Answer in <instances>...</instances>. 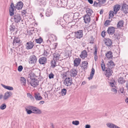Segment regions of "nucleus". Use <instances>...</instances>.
<instances>
[{
    "label": "nucleus",
    "instance_id": "c03bdc74",
    "mask_svg": "<svg viewBox=\"0 0 128 128\" xmlns=\"http://www.w3.org/2000/svg\"><path fill=\"white\" fill-rule=\"evenodd\" d=\"M98 2L100 4L99 6H100L103 4H104L106 2L105 0H98Z\"/></svg>",
    "mask_w": 128,
    "mask_h": 128
},
{
    "label": "nucleus",
    "instance_id": "8fccbe9b",
    "mask_svg": "<svg viewBox=\"0 0 128 128\" xmlns=\"http://www.w3.org/2000/svg\"><path fill=\"white\" fill-rule=\"evenodd\" d=\"M34 108V106H29L26 107L25 109L26 108V109H28L29 110H33Z\"/></svg>",
    "mask_w": 128,
    "mask_h": 128
},
{
    "label": "nucleus",
    "instance_id": "9b49d317",
    "mask_svg": "<svg viewBox=\"0 0 128 128\" xmlns=\"http://www.w3.org/2000/svg\"><path fill=\"white\" fill-rule=\"evenodd\" d=\"M20 40L18 37L15 36L14 39V41L13 43V45L19 46L20 45Z\"/></svg>",
    "mask_w": 128,
    "mask_h": 128
},
{
    "label": "nucleus",
    "instance_id": "72a5a7b5",
    "mask_svg": "<svg viewBox=\"0 0 128 128\" xmlns=\"http://www.w3.org/2000/svg\"><path fill=\"white\" fill-rule=\"evenodd\" d=\"M86 12L87 14L86 15H88L89 16H91L93 12L92 9L89 8H88L86 9Z\"/></svg>",
    "mask_w": 128,
    "mask_h": 128
},
{
    "label": "nucleus",
    "instance_id": "a19ab883",
    "mask_svg": "<svg viewBox=\"0 0 128 128\" xmlns=\"http://www.w3.org/2000/svg\"><path fill=\"white\" fill-rule=\"evenodd\" d=\"M66 90L65 88L62 90L61 93L62 96H64L66 95Z\"/></svg>",
    "mask_w": 128,
    "mask_h": 128
},
{
    "label": "nucleus",
    "instance_id": "bf43d9fd",
    "mask_svg": "<svg viewBox=\"0 0 128 128\" xmlns=\"http://www.w3.org/2000/svg\"><path fill=\"white\" fill-rule=\"evenodd\" d=\"M110 84L111 86L112 87H115L114 83V82H110Z\"/></svg>",
    "mask_w": 128,
    "mask_h": 128
},
{
    "label": "nucleus",
    "instance_id": "13d9d810",
    "mask_svg": "<svg viewBox=\"0 0 128 128\" xmlns=\"http://www.w3.org/2000/svg\"><path fill=\"white\" fill-rule=\"evenodd\" d=\"M111 22V20H107L105 22V25L106 26L109 23Z\"/></svg>",
    "mask_w": 128,
    "mask_h": 128
},
{
    "label": "nucleus",
    "instance_id": "4468645a",
    "mask_svg": "<svg viewBox=\"0 0 128 128\" xmlns=\"http://www.w3.org/2000/svg\"><path fill=\"white\" fill-rule=\"evenodd\" d=\"M88 64L87 62L84 61L82 62L80 66L83 70H85L87 68Z\"/></svg>",
    "mask_w": 128,
    "mask_h": 128
},
{
    "label": "nucleus",
    "instance_id": "0e129e2a",
    "mask_svg": "<svg viewBox=\"0 0 128 128\" xmlns=\"http://www.w3.org/2000/svg\"><path fill=\"white\" fill-rule=\"evenodd\" d=\"M97 49H96V48L94 52V55H97Z\"/></svg>",
    "mask_w": 128,
    "mask_h": 128
},
{
    "label": "nucleus",
    "instance_id": "393cba45",
    "mask_svg": "<svg viewBox=\"0 0 128 128\" xmlns=\"http://www.w3.org/2000/svg\"><path fill=\"white\" fill-rule=\"evenodd\" d=\"M32 111L33 112V113L36 114H40L42 113V111L41 110L37 108L34 107Z\"/></svg>",
    "mask_w": 128,
    "mask_h": 128
},
{
    "label": "nucleus",
    "instance_id": "4be33fe9",
    "mask_svg": "<svg viewBox=\"0 0 128 128\" xmlns=\"http://www.w3.org/2000/svg\"><path fill=\"white\" fill-rule=\"evenodd\" d=\"M120 7V6L118 4L114 6V10L115 14H117V12L119 10Z\"/></svg>",
    "mask_w": 128,
    "mask_h": 128
},
{
    "label": "nucleus",
    "instance_id": "37998d69",
    "mask_svg": "<svg viewBox=\"0 0 128 128\" xmlns=\"http://www.w3.org/2000/svg\"><path fill=\"white\" fill-rule=\"evenodd\" d=\"M114 12L112 11H110V12L109 15V18H112L114 16Z\"/></svg>",
    "mask_w": 128,
    "mask_h": 128
},
{
    "label": "nucleus",
    "instance_id": "69168bd1",
    "mask_svg": "<svg viewBox=\"0 0 128 128\" xmlns=\"http://www.w3.org/2000/svg\"><path fill=\"white\" fill-rule=\"evenodd\" d=\"M48 54L47 53V52L46 51H45L44 53V55L46 56H48Z\"/></svg>",
    "mask_w": 128,
    "mask_h": 128
},
{
    "label": "nucleus",
    "instance_id": "ddd939ff",
    "mask_svg": "<svg viewBox=\"0 0 128 128\" xmlns=\"http://www.w3.org/2000/svg\"><path fill=\"white\" fill-rule=\"evenodd\" d=\"M115 30L114 28L113 27H109L107 30L108 33L110 34H112L114 32Z\"/></svg>",
    "mask_w": 128,
    "mask_h": 128
},
{
    "label": "nucleus",
    "instance_id": "a211bd4d",
    "mask_svg": "<svg viewBox=\"0 0 128 128\" xmlns=\"http://www.w3.org/2000/svg\"><path fill=\"white\" fill-rule=\"evenodd\" d=\"M112 43V40L108 38H107L105 40V44L108 46H110Z\"/></svg>",
    "mask_w": 128,
    "mask_h": 128
},
{
    "label": "nucleus",
    "instance_id": "f3484780",
    "mask_svg": "<svg viewBox=\"0 0 128 128\" xmlns=\"http://www.w3.org/2000/svg\"><path fill=\"white\" fill-rule=\"evenodd\" d=\"M107 126L110 128H120L117 126L110 122H108L106 124Z\"/></svg>",
    "mask_w": 128,
    "mask_h": 128
},
{
    "label": "nucleus",
    "instance_id": "bb28decb",
    "mask_svg": "<svg viewBox=\"0 0 128 128\" xmlns=\"http://www.w3.org/2000/svg\"><path fill=\"white\" fill-rule=\"evenodd\" d=\"M20 80L22 86H25L26 83V79L24 77H21Z\"/></svg>",
    "mask_w": 128,
    "mask_h": 128
},
{
    "label": "nucleus",
    "instance_id": "7c9ffc66",
    "mask_svg": "<svg viewBox=\"0 0 128 128\" xmlns=\"http://www.w3.org/2000/svg\"><path fill=\"white\" fill-rule=\"evenodd\" d=\"M124 23L123 20H121L117 24L118 27L119 28H121L123 26Z\"/></svg>",
    "mask_w": 128,
    "mask_h": 128
},
{
    "label": "nucleus",
    "instance_id": "052dcab7",
    "mask_svg": "<svg viewBox=\"0 0 128 128\" xmlns=\"http://www.w3.org/2000/svg\"><path fill=\"white\" fill-rule=\"evenodd\" d=\"M106 32L104 31H103L101 33V35L103 37H104L105 36V34Z\"/></svg>",
    "mask_w": 128,
    "mask_h": 128
},
{
    "label": "nucleus",
    "instance_id": "5fc2aeb1",
    "mask_svg": "<svg viewBox=\"0 0 128 128\" xmlns=\"http://www.w3.org/2000/svg\"><path fill=\"white\" fill-rule=\"evenodd\" d=\"M22 69L23 67L22 66L20 65L18 66V70L19 72H20L22 71Z\"/></svg>",
    "mask_w": 128,
    "mask_h": 128
},
{
    "label": "nucleus",
    "instance_id": "412c9836",
    "mask_svg": "<svg viewBox=\"0 0 128 128\" xmlns=\"http://www.w3.org/2000/svg\"><path fill=\"white\" fill-rule=\"evenodd\" d=\"M47 59L44 57L40 58L39 60V63L42 64H44L46 62Z\"/></svg>",
    "mask_w": 128,
    "mask_h": 128
},
{
    "label": "nucleus",
    "instance_id": "e2e57ef3",
    "mask_svg": "<svg viewBox=\"0 0 128 128\" xmlns=\"http://www.w3.org/2000/svg\"><path fill=\"white\" fill-rule=\"evenodd\" d=\"M58 44L57 43H55L53 44L54 46V48H55L57 46Z\"/></svg>",
    "mask_w": 128,
    "mask_h": 128
},
{
    "label": "nucleus",
    "instance_id": "b1692460",
    "mask_svg": "<svg viewBox=\"0 0 128 128\" xmlns=\"http://www.w3.org/2000/svg\"><path fill=\"white\" fill-rule=\"evenodd\" d=\"M34 95L35 98L36 100H40L42 98L40 96V94L39 93H35Z\"/></svg>",
    "mask_w": 128,
    "mask_h": 128
},
{
    "label": "nucleus",
    "instance_id": "f257e3e1",
    "mask_svg": "<svg viewBox=\"0 0 128 128\" xmlns=\"http://www.w3.org/2000/svg\"><path fill=\"white\" fill-rule=\"evenodd\" d=\"M14 21L16 23H18L20 22V21H22L21 16L18 14H16L13 16Z\"/></svg>",
    "mask_w": 128,
    "mask_h": 128
},
{
    "label": "nucleus",
    "instance_id": "0eeeda50",
    "mask_svg": "<svg viewBox=\"0 0 128 128\" xmlns=\"http://www.w3.org/2000/svg\"><path fill=\"white\" fill-rule=\"evenodd\" d=\"M106 72L105 75L106 77L109 78L110 77L112 76L113 73L112 70L110 68H106Z\"/></svg>",
    "mask_w": 128,
    "mask_h": 128
},
{
    "label": "nucleus",
    "instance_id": "680f3d73",
    "mask_svg": "<svg viewBox=\"0 0 128 128\" xmlns=\"http://www.w3.org/2000/svg\"><path fill=\"white\" fill-rule=\"evenodd\" d=\"M13 50H12V48H10L9 51V53L10 54H12V53L13 52Z\"/></svg>",
    "mask_w": 128,
    "mask_h": 128
},
{
    "label": "nucleus",
    "instance_id": "49530a36",
    "mask_svg": "<svg viewBox=\"0 0 128 128\" xmlns=\"http://www.w3.org/2000/svg\"><path fill=\"white\" fill-rule=\"evenodd\" d=\"M6 107V105L5 104H3L1 105L0 106V108L1 110H3L5 109Z\"/></svg>",
    "mask_w": 128,
    "mask_h": 128
},
{
    "label": "nucleus",
    "instance_id": "de8ad7c7",
    "mask_svg": "<svg viewBox=\"0 0 128 128\" xmlns=\"http://www.w3.org/2000/svg\"><path fill=\"white\" fill-rule=\"evenodd\" d=\"M72 123L73 124L77 126L79 124V122L78 120L73 121L72 122Z\"/></svg>",
    "mask_w": 128,
    "mask_h": 128
},
{
    "label": "nucleus",
    "instance_id": "6e6552de",
    "mask_svg": "<svg viewBox=\"0 0 128 128\" xmlns=\"http://www.w3.org/2000/svg\"><path fill=\"white\" fill-rule=\"evenodd\" d=\"M122 10L125 14L128 13V5L125 3L123 4L122 6Z\"/></svg>",
    "mask_w": 128,
    "mask_h": 128
},
{
    "label": "nucleus",
    "instance_id": "9d476101",
    "mask_svg": "<svg viewBox=\"0 0 128 128\" xmlns=\"http://www.w3.org/2000/svg\"><path fill=\"white\" fill-rule=\"evenodd\" d=\"M53 56L54 57L53 60L56 61H58L60 58V53H58L56 51L54 53Z\"/></svg>",
    "mask_w": 128,
    "mask_h": 128
},
{
    "label": "nucleus",
    "instance_id": "20e7f679",
    "mask_svg": "<svg viewBox=\"0 0 128 128\" xmlns=\"http://www.w3.org/2000/svg\"><path fill=\"white\" fill-rule=\"evenodd\" d=\"M75 37L76 38L80 39L83 36V32L82 30H80L77 32H75Z\"/></svg>",
    "mask_w": 128,
    "mask_h": 128
},
{
    "label": "nucleus",
    "instance_id": "1a4fd4ad",
    "mask_svg": "<svg viewBox=\"0 0 128 128\" xmlns=\"http://www.w3.org/2000/svg\"><path fill=\"white\" fill-rule=\"evenodd\" d=\"M12 95L11 92L7 91L5 93L3 96V100H6L8 99Z\"/></svg>",
    "mask_w": 128,
    "mask_h": 128
},
{
    "label": "nucleus",
    "instance_id": "aec40b11",
    "mask_svg": "<svg viewBox=\"0 0 128 128\" xmlns=\"http://www.w3.org/2000/svg\"><path fill=\"white\" fill-rule=\"evenodd\" d=\"M87 53L86 51L84 50L82 52L80 56L82 59H84L85 58L87 57Z\"/></svg>",
    "mask_w": 128,
    "mask_h": 128
},
{
    "label": "nucleus",
    "instance_id": "c9c22d12",
    "mask_svg": "<svg viewBox=\"0 0 128 128\" xmlns=\"http://www.w3.org/2000/svg\"><path fill=\"white\" fill-rule=\"evenodd\" d=\"M2 86L6 89L10 90H13V88L12 87L9 86H6L3 84H1Z\"/></svg>",
    "mask_w": 128,
    "mask_h": 128
},
{
    "label": "nucleus",
    "instance_id": "c756f323",
    "mask_svg": "<svg viewBox=\"0 0 128 128\" xmlns=\"http://www.w3.org/2000/svg\"><path fill=\"white\" fill-rule=\"evenodd\" d=\"M10 30L11 32H12L14 31L16 32L17 31V28L15 26L12 25L10 26Z\"/></svg>",
    "mask_w": 128,
    "mask_h": 128
},
{
    "label": "nucleus",
    "instance_id": "39448f33",
    "mask_svg": "<svg viewBox=\"0 0 128 128\" xmlns=\"http://www.w3.org/2000/svg\"><path fill=\"white\" fill-rule=\"evenodd\" d=\"M72 83V80L71 78H66L64 81V84L67 86L71 85Z\"/></svg>",
    "mask_w": 128,
    "mask_h": 128
},
{
    "label": "nucleus",
    "instance_id": "338daca9",
    "mask_svg": "<svg viewBox=\"0 0 128 128\" xmlns=\"http://www.w3.org/2000/svg\"><path fill=\"white\" fill-rule=\"evenodd\" d=\"M90 125L87 124L85 128H90Z\"/></svg>",
    "mask_w": 128,
    "mask_h": 128
},
{
    "label": "nucleus",
    "instance_id": "4d7b16f0",
    "mask_svg": "<svg viewBox=\"0 0 128 128\" xmlns=\"http://www.w3.org/2000/svg\"><path fill=\"white\" fill-rule=\"evenodd\" d=\"M54 74L52 73L50 74L49 75V78L50 79H51L54 78Z\"/></svg>",
    "mask_w": 128,
    "mask_h": 128
},
{
    "label": "nucleus",
    "instance_id": "cd10ccee",
    "mask_svg": "<svg viewBox=\"0 0 128 128\" xmlns=\"http://www.w3.org/2000/svg\"><path fill=\"white\" fill-rule=\"evenodd\" d=\"M120 35L119 33H115L112 37L116 40H118L120 38Z\"/></svg>",
    "mask_w": 128,
    "mask_h": 128
},
{
    "label": "nucleus",
    "instance_id": "7ed1b4c3",
    "mask_svg": "<svg viewBox=\"0 0 128 128\" xmlns=\"http://www.w3.org/2000/svg\"><path fill=\"white\" fill-rule=\"evenodd\" d=\"M38 80L35 78L32 79L30 82V84L34 88L36 87L38 85Z\"/></svg>",
    "mask_w": 128,
    "mask_h": 128
},
{
    "label": "nucleus",
    "instance_id": "2f4dec72",
    "mask_svg": "<svg viewBox=\"0 0 128 128\" xmlns=\"http://www.w3.org/2000/svg\"><path fill=\"white\" fill-rule=\"evenodd\" d=\"M95 72V70L94 68H92V71L90 75V76L88 78V79L90 80L92 79L93 77Z\"/></svg>",
    "mask_w": 128,
    "mask_h": 128
},
{
    "label": "nucleus",
    "instance_id": "a18cd8bd",
    "mask_svg": "<svg viewBox=\"0 0 128 128\" xmlns=\"http://www.w3.org/2000/svg\"><path fill=\"white\" fill-rule=\"evenodd\" d=\"M36 42L37 43L40 44L42 42L43 40L41 38L35 40Z\"/></svg>",
    "mask_w": 128,
    "mask_h": 128
},
{
    "label": "nucleus",
    "instance_id": "dca6fc26",
    "mask_svg": "<svg viewBox=\"0 0 128 128\" xmlns=\"http://www.w3.org/2000/svg\"><path fill=\"white\" fill-rule=\"evenodd\" d=\"M81 61V59L79 58H76L74 61V66H78L80 64Z\"/></svg>",
    "mask_w": 128,
    "mask_h": 128
},
{
    "label": "nucleus",
    "instance_id": "58836bf2",
    "mask_svg": "<svg viewBox=\"0 0 128 128\" xmlns=\"http://www.w3.org/2000/svg\"><path fill=\"white\" fill-rule=\"evenodd\" d=\"M53 13L52 12L51 10L47 11L46 13V16L47 17H49L51 16Z\"/></svg>",
    "mask_w": 128,
    "mask_h": 128
},
{
    "label": "nucleus",
    "instance_id": "774afa93",
    "mask_svg": "<svg viewBox=\"0 0 128 128\" xmlns=\"http://www.w3.org/2000/svg\"><path fill=\"white\" fill-rule=\"evenodd\" d=\"M125 102L128 104V98H127L125 100Z\"/></svg>",
    "mask_w": 128,
    "mask_h": 128
},
{
    "label": "nucleus",
    "instance_id": "a878e982",
    "mask_svg": "<svg viewBox=\"0 0 128 128\" xmlns=\"http://www.w3.org/2000/svg\"><path fill=\"white\" fill-rule=\"evenodd\" d=\"M106 56L108 59H112L113 56L112 52L110 51L108 52L106 54Z\"/></svg>",
    "mask_w": 128,
    "mask_h": 128
},
{
    "label": "nucleus",
    "instance_id": "f704fd0d",
    "mask_svg": "<svg viewBox=\"0 0 128 128\" xmlns=\"http://www.w3.org/2000/svg\"><path fill=\"white\" fill-rule=\"evenodd\" d=\"M40 5L44 6L46 4V0H38Z\"/></svg>",
    "mask_w": 128,
    "mask_h": 128
},
{
    "label": "nucleus",
    "instance_id": "79ce46f5",
    "mask_svg": "<svg viewBox=\"0 0 128 128\" xmlns=\"http://www.w3.org/2000/svg\"><path fill=\"white\" fill-rule=\"evenodd\" d=\"M79 14L78 12H76L74 14L73 18L74 19L77 18L79 16Z\"/></svg>",
    "mask_w": 128,
    "mask_h": 128
},
{
    "label": "nucleus",
    "instance_id": "423d86ee",
    "mask_svg": "<svg viewBox=\"0 0 128 128\" xmlns=\"http://www.w3.org/2000/svg\"><path fill=\"white\" fill-rule=\"evenodd\" d=\"M15 8V6H14L13 3H12L9 8L10 15V16H12L14 15V10Z\"/></svg>",
    "mask_w": 128,
    "mask_h": 128
},
{
    "label": "nucleus",
    "instance_id": "f03ea898",
    "mask_svg": "<svg viewBox=\"0 0 128 128\" xmlns=\"http://www.w3.org/2000/svg\"><path fill=\"white\" fill-rule=\"evenodd\" d=\"M37 60V58L36 56L32 55L30 57L29 62L30 64H34L36 62Z\"/></svg>",
    "mask_w": 128,
    "mask_h": 128
},
{
    "label": "nucleus",
    "instance_id": "4c0bfd02",
    "mask_svg": "<svg viewBox=\"0 0 128 128\" xmlns=\"http://www.w3.org/2000/svg\"><path fill=\"white\" fill-rule=\"evenodd\" d=\"M57 61H56L54 60H53L51 61V66L53 68H54L56 66V62Z\"/></svg>",
    "mask_w": 128,
    "mask_h": 128
},
{
    "label": "nucleus",
    "instance_id": "603ef678",
    "mask_svg": "<svg viewBox=\"0 0 128 128\" xmlns=\"http://www.w3.org/2000/svg\"><path fill=\"white\" fill-rule=\"evenodd\" d=\"M101 66L102 70L104 71L106 69L105 66L104 64H101Z\"/></svg>",
    "mask_w": 128,
    "mask_h": 128
},
{
    "label": "nucleus",
    "instance_id": "864d4df0",
    "mask_svg": "<svg viewBox=\"0 0 128 128\" xmlns=\"http://www.w3.org/2000/svg\"><path fill=\"white\" fill-rule=\"evenodd\" d=\"M119 91L122 94H123L124 92V88L123 87L120 88L119 89Z\"/></svg>",
    "mask_w": 128,
    "mask_h": 128
},
{
    "label": "nucleus",
    "instance_id": "473e14b6",
    "mask_svg": "<svg viewBox=\"0 0 128 128\" xmlns=\"http://www.w3.org/2000/svg\"><path fill=\"white\" fill-rule=\"evenodd\" d=\"M118 80V83L120 84H123L126 82L125 80L122 77H120L119 78Z\"/></svg>",
    "mask_w": 128,
    "mask_h": 128
},
{
    "label": "nucleus",
    "instance_id": "6e6d98bb",
    "mask_svg": "<svg viewBox=\"0 0 128 128\" xmlns=\"http://www.w3.org/2000/svg\"><path fill=\"white\" fill-rule=\"evenodd\" d=\"M111 91L114 92V94H116L117 93V90L115 88H112L111 89Z\"/></svg>",
    "mask_w": 128,
    "mask_h": 128
},
{
    "label": "nucleus",
    "instance_id": "c85d7f7f",
    "mask_svg": "<svg viewBox=\"0 0 128 128\" xmlns=\"http://www.w3.org/2000/svg\"><path fill=\"white\" fill-rule=\"evenodd\" d=\"M77 72L75 69H72L70 71L71 75L72 76H75L77 74Z\"/></svg>",
    "mask_w": 128,
    "mask_h": 128
},
{
    "label": "nucleus",
    "instance_id": "ea45409f",
    "mask_svg": "<svg viewBox=\"0 0 128 128\" xmlns=\"http://www.w3.org/2000/svg\"><path fill=\"white\" fill-rule=\"evenodd\" d=\"M35 76V74L32 72L29 74L28 75V78H30V79H33V78Z\"/></svg>",
    "mask_w": 128,
    "mask_h": 128
},
{
    "label": "nucleus",
    "instance_id": "e433bc0d",
    "mask_svg": "<svg viewBox=\"0 0 128 128\" xmlns=\"http://www.w3.org/2000/svg\"><path fill=\"white\" fill-rule=\"evenodd\" d=\"M49 38L52 41H53L56 40V36L54 34H50L49 36Z\"/></svg>",
    "mask_w": 128,
    "mask_h": 128
},
{
    "label": "nucleus",
    "instance_id": "5701e85b",
    "mask_svg": "<svg viewBox=\"0 0 128 128\" xmlns=\"http://www.w3.org/2000/svg\"><path fill=\"white\" fill-rule=\"evenodd\" d=\"M107 64L108 66L107 68H111L112 70L115 66V64L114 62L112 60L108 62Z\"/></svg>",
    "mask_w": 128,
    "mask_h": 128
},
{
    "label": "nucleus",
    "instance_id": "3c124183",
    "mask_svg": "<svg viewBox=\"0 0 128 128\" xmlns=\"http://www.w3.org/2000/svg\"><path fill=\"white\" fill-rule=\"evenodd\" d=\"M100 4H99V2H96V1H94V6H98L100 7V6H99Z\"/></svg>",
    "mask_w": 128,
    "mask_h": 128
},
{
    "label": "nucleus",
    "instance_id": "09e8293b",
    "mask_svg": "<svg viewBox=\"0 0 128 128\" xmlns=\"http://www.w3.org/2000/svg\"><path fill=\"white\" fill-rule=\"evenodd\" d=\"M26 112L28 114H30L32 113H33V112H32L31 110H30L28 109H26Z\"/></svg>",
    "mask_w": 128,
    "mask_h": 128
},
{
    "label": "nucleus",
    "instance_id": "6ab92c4d",
    "mask_svg": "<svg viewBox=\"0 0 128 128\" xmlns=\"http://www.w3.org/2000/svg\"><path fill=\"white\" fill-rule=\"evenodd\" d=\"M84 20L86 23H88L90 21V17L88 15H85L84 16Z\"/></svg>",
    "mask_w": 128,
    "mask_h": 128
},
{
    "label": "nucleus",
    "instance_id": "f8f14e48",
    "mask_svg": "<svg viewBox=\"0 0 128 128\" xmlns=\"http://www.w3.org/2000/svg\"><path fill=\"white\" fill-rule=\"evenodd\" d=\"M34 44L31 41H29L27 42L26 44V48L28 50L32 49L34 46Z\"/></svg>",
    "mask_w": 128,
    "mask_h": 128
},
{
    "label": "nucleus",
    "instance_id": "2eb2a0df",
    "mask_svg": "<svg viewBox=\"0 0 128 128\" xmlns=\"http://www.w3.org/2000/svg\"><path fill=\"white\" fill-rule=\"evenodd\" d=\"M23 3L21 1H20L16 4L15 6L16 8L18 10L21 9L23 7Z\"/></svg>",
    "mask_w": 128,
    "mask_h": 128
}]
</instances>
